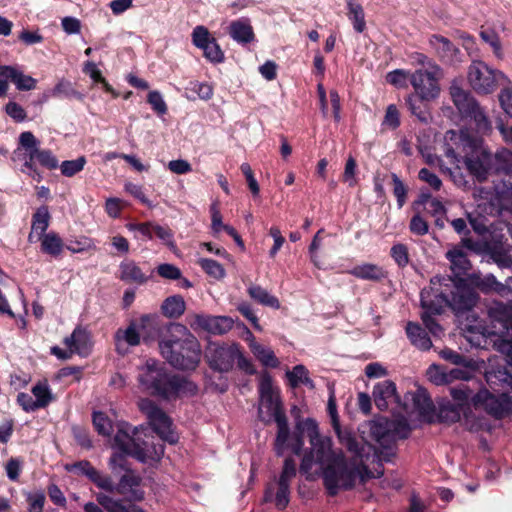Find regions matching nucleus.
Segmentation results:
<instances>
[{
  "label": "nucleus",
  "mask_w": 512,
  "mask_h": 512,
  "mask_svg": "<svg viewBox=\"0 0 512 512\" xmlns=\"http://www.w3.org/2000/svg\"><path fill=\"white\" fill-rule=\"evenodd\" d=\"M296 433L291 434L287 419H280L277 425V435L274 450L278 456L288 452L299 454L308 440L310 447L304 448L300 465V473L307 481H315L320 476V434L316 420L300 419L295 423Z\"/></svg>",
  "instance_id": "1"
},
{
  "label": "nucleus",
  "mask_w": 512,
  "mask_h": 512,
  "mask_svg": "<svg viewBox=\"0 0 512 512\" xmlns=\"http://www.w3.org/2000/svg\"><path fill=\"white\" fill-rule=\"evenodd\" d=\"M329 442V439L322 438L321 465H324L323 460H325L326 466L325 468L322 467V477L330 495L337 494L339 489H351L357 479L361 483H365L368 479L375 477L364 464V457L367 456L364 444L360 443L362 455L357 456L355 452H351L352 458L348 462L341 451L324 453V447Z\"/></svg>",
  "instance_id": "2"
},
{
  "label": "nucleus",
  "mask_w": 512,
  "mask_h": 512,
  "mask_svg": "<svg viewBox=\"0 0 512 512\" xmlns=\"http://www.w3.org/2000/svg\"><path fill=\"white\" fill-rule=\"evenodd\" d=\"M445 141V154L451 162L458 163L461 157L472 176L479 182L487 180L493 169L494 158L481 138L468 130H450L445 135Z\"/></svg>",
  "instance_id": "3"
},
{
  "label": "nucleus",
  "mask_w": 512,
  "mask_h": 512,
  "mask_svg": "<svg viewBox=\"0 0 512 512\" xmlns=\"http://www.w3.org/2000/svg\"><path fill=\"white\" fill-rule=\"evenodd\" d=\"M161 355L175 368L195 369L201 358V348L197 338L180 323L168 327V335L159 342Z\"/></svg>",
  "instance_id": "4"
},
{
  "label": "nucleus",
  "mask_w": 512,
  "mask_h": 512,
  "mask_svg": "<svg viewBox=\"0 0 512 512\" xmlns=\"http://www.w3.org/2000/svg\"><path fill=\"white\" fill-rule=\"evenodd\" d=\"M113 446L121 452L114 453L110 458L109 465L114 473L128 470L126 455L146 462L147 460H159L164 454L163 445H147L141 441L138 429L125 422L118 424Z\"/></svg>",
  "instance_id": "5"
},
{
  "label": "nucleus",
  "mask_w": 512,
  "mask_h": 512,
  "mask_svg": "<svg viewBox=\"0 0 512 512\" xmlns=\"http://www.w3.org/2000/svg\"><path fill=\"white\" fill-rule=\"evenodd\" d=\"M138 381L146 391L165 398L194 395L197 386L185 378L169 375L160 362L148 359L139 369Z\"/></svg>",
  "instance_id": "6"
},
{
  "label": "nucleus",
  "mask_w": 512,
  "mask_h": 512,
  "mask_svg": "<svg viewBox=\"0 0 512 512\" xmlns=\"http://www.w3.org/2000/svg\"><path fill=\"white\" fill-rule=\"evenodd\" d=\"M258 391V417L261 421H275L279 425L280 419H287L281 407L279 389L274 387L271 376L266 372L260 375Z\"/></svg>",
  "instance_id": "7"
},
{
  "label": "nucleus",
  "mask_w": 512,
  "mask_h": 512,
  "mask_svg": "<svg viewBox=\"0 0 512 512\" xmlns=\"http://www.w3.org/2000/svg\"><path fill=\"white\" fill-rule=\"evenodd\" d=\"M502 81L509 83L501 71L491 68L483 61H473L468 68V82L478 94H491Z\"/></svg>",
  "instance_id": "8"
},
{
  "label": "nucleus",
  "mask_w": 512,
  "mask_h": 512,
  "mask_svg": "<svg viewBox=\"0 0 512 512\" xmlns=\"http://www.w3.org/2000/svg\"><path fill=\"white\" fill-rule=\"evenodd\" d=\"M490 316L500 322L505 329L504 337L495 341V348L508 357L512 364V302H494L489 308Z\"/></svg>",
  "instance_id": "9"
},
{
  "label": "nucleus",
  "mask_w": 512,
  "mask_h": 512,
  "mask_svg": "<svg viewBox=\"0 0 512 512\" xmlns=\"http://www.w3.org/2000/svg\"><path fill=\"white\" fill-rule=\"evenodd\" d=\"M139 408L146 415L153 430L162 440L170 444L178 441V434L172 427V420L163 410L149 399H142L139 402Z\"/></svg>",
  "instance_id": "10"
},
{
  "label": "nucleus",
  "mask_w": 512,
  "mask_h": 512,
  "mask_svg": "<svg viewBox=\"0 0 512 512\" xmlns=\"http://www.w3.org/2000/svg\"><path fill=\"white\" fill-rule=\"evenodd\" d=\"M443 286L448 290L449 307L459 313L470 310L477 302V294L462 280L443 277Z\"/></svg>",
  "instance_id": "11"
},
{
  "label": "nucleus",
  "mask_w": 512,
  "mask_h": 512,
  "mask_svg": "<svg viewBox=\"0 0 512 512\" xmlns=\"http://www.w3.org/2000/svg\"><path fill=\"white\" fill-rule=\"evenodd\" d=\"M476 409H483L495 418H502L512 412V396L507 393H491L482 389L472 397Z\"/></svg>",
  "instance_id": "12"
},
{
  "label": "nucleus",
  "mask_w": 512,
  "mask_h": 512,
  "mask_svg": "<svg viewBox=\"0 0 512 512\" xmlns=\"http://www.w3.org/2000/svg\"><path fill=\"white\" fill-rule=\"evenodd\" d=\"M442 69L434 62H429V69H418L410 75V82L415 92L423 98H436L439 94L438 81Z\"/></svg>",
  "instance_id": "13"
},
{
  "label": "nucleus",
  "mask_w": 512,
  "mask_h": 512,
  "mask_svg": "<svg viewBox=\"0 0 512 512\" xmlns=\"http://www.w3.org/2000/svg\"><path fill=\"white\" fill-rule=\"evenodd\" d=\"M63 343L66 350L58 346L51 348V354L62 360L70 359L73 354L87 357L92 349L90 333L82 327L75 328L72 334L64 339Z\"/></svg>",
  "instance_id": "14"
},
{
  "label": "nucleus",
  "mask_w": 512,
  "mask_h": 512,
  "mask_svg": "<svg viewBox=\"0 0 512 512\" xmlns=\"http://www.w3.org/2000/svg\"><path fill=\"white\" fill-rule=\"evenodd\" d=\"M32 395L21 392L17 403L27 413L46 408L55 400V396L46 380L37 382L31 389Z\"/></svg>",
  "instance_id": "15"
},
{
  "label": "nucleus",
  "mask_w": 512,
  "mask_h": 512,
  "mask_svg": "<svg viewBox=\"0 0 512 512\" xmlns=\"http://www.w3.org/2000/svg\"><path fill=\"white\" fill-rule=\"evenodd\" d=\"M432 286L429 289L421 291V306L423 312L429 314H440L444 307H449L448 290L443 286V277L438 278L437 282L432 279Z\"/></svg>",
  "instance_id": "16"
},
{
  "label": "nucleus",
  "mask_w": 512,
  "mask_h": 512,
  "mask_svg": "<svg viewBox=\"0 0 512 512\" xmlns=\"http://www.w3.org/2000/svg\"><path fill=\"white\" fill-rule=\"evenodd\" d=\"M238 355L236 345L222 346L217 343H210L207 347L206 357L212 369L227 372L232 367Z\"/></svg>",
  "instance_id": "17"
},
{
  "label": "nucleus",
  "mask_w": 512,
  "mask_h": 512,
  "mask_svg": "<svg viewBox=\"0 0 512 512\" xmlns=\"http://www.w3.org/2000/svg\"><path fill=\"white\" fill-rule=\"evenodd\" d=\"M19 147L15 150L16 157L22 155L23 165L21 171L27 175L35 172L34 160L38 158L40 153L39 141L30 131L22 132L19 136Z\"/></svg>",
  "instance_id": "18"
},
{
  "label": "nucleus",
  "mask_w": 512,
  "mask_h": 512,
  "mask_svg": "<svg viewBox=\"0 0 512 512\" xmlns=\"http://www.w3.org/2000/svg\"><path fill=\"white\" fill-rule=\"evenodd\" d=\"M154 329V319L149 315L141 317L140 322L131 323L126 329H119L115 334V342L118 351H121L123 342L129 346H136L140 343V337H144L145 329Z\"/></svg>",
  "instance_id": "19"
},
{
  "label": "nucleus",
  "mask_w": 512,
  "mask_h": 512,
  "mask_svg": "<svg viewBox=\"0 0 512 512\" xmlns=\"http://www.w3.org/2000/svg\"><path fill=\"white\" fill-rule=\"evenodd\" d=\"M464 418V425L471 431H477L481 424L474 421L472 412H468L461 405L455 403L446 402L440 405L438 411V419L440 422L452 424Z\"/></svg>",
  "instance_id": "20"
},
{
  "label": "nucleus",
  "mask_w": 512,
  "mask_h": 512,
  "mask_svg": "<svg viewBox=\"0 0 512 512\" xmlns=\"http://www.w3.org/2000/svg\"><path fill=\"white\" fill-rule=\"evenodd\" d=\"M327 411L331 419V424L339 439L341 445L346 447L349 452H355L357 456H361L360 442H358L350 432L343 431L340 427L339 416L333 391L330 389V396L327 403Z\"/></svg>",
  "instance_id": "21"
},
{
  "label": "nucleus",
  "mask_w": 512,
  "mask_h": 512,
  "mask_svg": "<svg viewBox=\"0 0 512 512\" xmlns=\"http://www.w3.org/2000/svg\"><path fill=\"white\" fill-rule=\"evenodd\" d=\"M429 43L439 59L448 65L457 66L463 62V55L449 39L441 35H432Z\"/></svg>",
  "instance_id": "22"
},
{
  "label": "nucleus",
  "mask_w": 512,
  "mask_h": 512,
  "mask_svg": "<svg viewBox=\"0 0 512 512\" xmlns=\"http://www.w3.org/2000/svg\"><path fill=\"white\" fill-rule=\"evenodd\" d=\"M405 399L411 403V409L427 421H431L434 416V404L423 388H417L415 391H409Z\"/></svg>",
  "instance_id": "23"
},
{
  "label": "nucleus",
  "mask_w": 512,
  "mask_h": 512,
  "mask_svg": "<svg viewBox=\"0 0 512 512\" xmlns=\"http://www.w3.org/2000/svg\"><path fill=\"white\" fill-rule=\"evenodd\" d=\"M485 379L489 387L496 393H507L512 396V375L505 367L491 368L486 371Z\"/></svg>",
  "instance_id": "24"
},
{
  "label": "nucleus",
  "mask_w": 512,
  "mask_h": 512,
  "mask_svg": "<svg viewBox=\"0 0 512 512\" xmlns=\"http://www.w3.org/2000/svg\"><path fill=\"white\" fill-rule=\"evenodd\" d=\"M264 499L266 502H273L280 510L285 509L290 501V485L278 480L269 484Z\"/></svg>",
  "instance_id": "25"
},
{
  "label": "nucleus",
  "mask_w": 512,
  "mask_h": 512,
  "mask_svg": "<svg viewBox=\"0 0 512 512\" xmlns=\"http://www.w3.org/2000/svg\"><path fill=\"white\" fill-rule=\"evenodd\" d=\"M348 273L358 279L372 282H380L388 276V272L383 267L373 263L356 265Z\"/></svg>",
  "instance_id": "26"
},
{
  "label": "nucleus",
  "mask_w": 512,
  "mask_h": 512,
  "mask_svg": "<svg viewBox=\"0 0 512 512\" xmlns=\"http://www.w3.org/2000/svg\"><path fill=\"white\" fill-rule=\"evenodd\" d=\"M50 214L46 206H41L37 209L32 218L31 231L28 235L30 243L39 242L41 237L45 236L46 230L49 226Z\"/></svg>",
  "instance_id": "27"
},
{
  "label": "nucleus",
  "mask_w": 512,
  "mask_h": 512,
  "mask_svg": "<svg viewBox=\"0 0 512 512\" xmlns=\"http://www.w3.org/2000/svg\"><path fill=\"white\" fill-rule=\"evenodd\" d=\"M119 278L127 283L144 284L149 276L133 260L122 261L119 265Z\"/></svg>",
  "instance_id": "28"
},
{
  "label": "nucleus",
  "mask_w": 512,
  "mask_h": 512,
  "mask_svg": "<svg viewBox=\"0 0 512 512\" xmlns=\"http://www.w3.org/2000/svg\"><path fill=\"white\" fill-rule=\"evenodd\" d=\"M373 397L376 406L380 410L387 409L388 402L392 399L396 400L398 398L396 395L395 383L391 380H384L377 383L373 389Z\"/></svg>",
  "instance_id": "29"
},
{
  "label": "nucleus",
  "mask_w": 512,
  "mask_h": 512,
  "mask_svg": "<svg viewBox=\"0 0 512 512\" xmlns=\"http://www.w3.org/2000/svg\"><path fill=\"white\" fill-rule=\"evenodd\" d=\"M229 34L234 41L243 45L254 40L253 28L246 18L232 21L229 25Z\"/></svg>",
  "instance_id": "30"
},
{
  "label": "nucleus",
  "mask_w": 512,
  "mask_h": 512,
  "mask_svg": "<svg viewBox=\"0 0 512 512\" xmlns=\"http://www.w3.org/2000/svg\"><path fill=\"white\" fill-rule=\"evenodd\" d=\"M368 433L381 446H386L392 439L390 424L387 419L371 420L367 424Z\"/></svg>",
  "instance_id": "31"
},
{
  "label": "nucleus",
  "mask_w": 512,
  "mask_h": 512,
  "mask_svg": "<svg viewBox=\"0 0 512 512\" xmlns=\"http://www.w3.org/2000/svg\"><path fill=\"white\" fill-rule=\"evenodd\" d=\"M248 336L249 347L254 356L266 367H277L279 361L274 352L270 348L258 343L250 332H248Z\"/></svg>",
  "instance_id": "32"
},
{
  "label": "nucleus",
  "mask_w": 512,
  "mask_h": 512,
  "mask_svg": "<svg viewBox=\"0 0 512 512\" xmlns=\"http://www.w3.org/2000/svg\"><path fill=\"white\" fill-rule=\"evenodd\" d=\"M450 95L453 103L462 115H466L478 104L467 91L455 84L450 87Z\"/></svg>",
  "instance_id": "33"
},
{
  "label": "nucleus",
  "mask_w": 512,
  "mask_h": 512,
  "mask_svg": "<svg viewBox=\"0 0 512 512\" xmlns=\"http://www.w3.org/2000/svg\"><path fill=\"white\" fill-rule=\"evenodd\" d=\"M406 334L410 342L418 349L429 350L431 348L432 342L426 331L419 324L408 322Z\"/></svg>",
  "instance_id": "34"
},
{
  "label": "nucleus",
  "mask_w": 512,
  "mask_h": 512,
  "mask_svg": "<svg viewBox=\"0 0 512 512\" xmlns=\"http://www.w3.org/2000/svg\"><path fill=\"white\" fill-rule=\"evenodd\" d=\"M430 99L431 98H423L417 93L415 95H409L406 99V105L408 106L411 114L423 123H428L431 119L428 107L425 103V100Z\"/></svg>",
  "instance_id": "35"
},
{
  "label": "nucleus",
  "mask_w": 512,
  "mask_h": 512,
  "mask_svg": "<svg viewBox=\"0 0 512 512\" xmlns=\"http://www.w3.org/2000/svg\"><path fill=\"white\" fill-rule=\"evenodd\" d=\"M451 262V268L456 276L466 273L470 269V261L467 254L460 248H453L446 253Z\"/></svg>",
  "instance_id": "36"
},
{
  "label": "nucleus",
  "mask_w": 512,
  "mask_h": 512,
  "mask_svg": "<svg viewBox=\"0 0 512 512\" xmlns=\"http://www.w3.org/2000/svg\"><path fill=\"white\" fill-rule=\"evenodd\" d=\"M249 296L261 305L274 309L280 308V302L277 297L271 295L266 289L259 285H250L247 289Z\"/></svg>",
  "instance_id": "37"
},
{
  "label": "nucleus",
  "mask_w": 512,
  "mask_h": 512,
  "mask_svg": "<svg viewBox=\"0 0 512 512\" xmlns=\"http://www.w3.org/2000/svg\"><path fill=\"white\" fill-rule=\"evenodd\" d=\"M41 242V250L53 257H58L64 248L61 237L54 231L48 232L39 240Z\"/></svg>",
  "instance_id": "38"
},
{
  "label": "nucleus",
  "mask_w": 512,
  "mask_h": 512,
  "mask_svg": "<svg viewBox=\"0 0 512 512\" xmlns=\"http://www.w3.org/2000/svg\"><path fill=\"white\" fill-rule=\"evenodd\" d=\"M493 169L497 173L512 175V151L501 148L493 155Z\"/></svg>",
  "instance_id": "39"
},
{
  "label": "nucleus",
  "mask_w": 512,
  "mask_h": 512,
  "mask_svg": "<svg viewBox=\"0 0 512 512\" xmlns=\"http://www.w3.org/2000/svg\"><path fill=\"white\" fill-rule=\"evenodd\" d=\"M161 309L165 316L178 318L185 311V301L181 296H171L163 302Z\"/></svg>",
  "instance_id": "40"
},
{
  "label": "nucleus",
  "mask_w": 512,
  "mask_h": 512,
  "mask_svg": "<svg viewBox=\"0 0 512 512\" xmlns=\"http://www.w3.org/2000/svg\"><path fill=\"white\" fill-rule=\"evenodd\" d=\"M12 82L20 91H30L36 88L37 80L25 75L17 66H11Z\"/></svg>",
  "instance_id": "41"
},
{
  "label": "nucleus",
  "mask_w": 512,
  "mask_h": 512,
  "mask_svg": "<svg viewBox=\"0 0 512 512\" xmlns=\"http://www.w3.org/2000/svg\"><path fill=\"white\" fill-rule=\"evenodd\" d=\"M288 383L291 387H297L301 384L313 387L308 377V371L303 365H297L292 370L286 372Z\"/></svg>",
  "instance_id": "42"
},
{
  "label": "nucleus",
  "mask_w": 512,
  "mask_h": 512,
  "mask_svg": "<svg viewBox=\"0 0 512 512\" xmlns=\"http://www.w3.org/2000/svg\"><path fill=\"white\" fill-rule=\"evenodd\" d=\"M465 116L474 120L476 129L479 133L487 134L491 131V123L479 104H477L476 107L469 111Z\"/></svg>",
  "instance_id": "43"
},
{
  "label": "nucleus",
  "mask_w": 512,
  "mask_h": 512,
  "mask_svg": "<svg viewBox=\"0 0 512 512\" xmlns=\"http://www.w3.org/2000/svg\"><path fill=\"white\" fill-rule=\"evenodd\" d=\"M472 283L483 292L497 291L500 292L504 289V286L499 283L495 276L488 274L480 277L476 276L472 278Z\"/></svg>",
  "instance_id": "44"
},
{
  "label": "nucleus",
  "mask_w": 512,
  "mask_h": 512,
  "mask_svg": "<svg viewBox=\"0 0 512 512\" xmlns=\"http://www.w3.org/2000/svg\"><path fill=\"white\" fill-rule=\"evenodd\" d=\"M213 318L212 315L207 314H191L187 317V322L189 326L194 331H205L210 333L211 331V324L212 321H210Z\"/></svg>",
  "instance_id": "45"
},
{
  "label": "nucleus",
  "mask_w": 512,
  "mask_h": 512,
  "mask_svg": "<svg viewBox=\"0 0 512 512\" xmlns=\"http://www.w3.org/2000/svg\"><path fill=\"white\" fill-rule=\"evenodd\" d=\"M450 395L455 401H457L456 405H461L465 410L471 412L468 400L473 396H471V390L466 384L461 383L457 387L450 388Z\"/></svg>",
  "instance_id": "46"
},
{
  "label": "nucleus",
  "mask_w": 512,
  "mask_h": 512,
  "mask_svg": "<svg viewBox=\"0 0 512 512\" xmlns=\"http://www.w3.org/2000/svg\"><path fill=\"white\" fill-rule=\"evenodd\" d=\"M349 17L354 23V28L358 32H362L365 29V20L363 8L360 4L353 2L352 0L347 1Z\"/></svg>",
  "instance_id": "47"
},
{
  "label": "nucleus",
  "mask_w": 512,
  "mask_h": 512,
  "mask_svg": "<svg viewBox=\"0 0 512 512\" xmlns=\"http://www.w3.org/2000/svg\"><path fill=\"white\" fill-rule=\"evenodd\" d=\"M200 267L214 279L220 280L225 277V269L221 264L212 259L200 258L198 260Z\"/></svg>",
  "instance_id": "48"
},
{
  "label": "nucleus",
  "mask_w": 512,
  "mask_h": 512,
  "mask_svg": "<svg viewBox=\"0 0 512 512\" xmlns=\"http://www.w3.org/2000/svg\"><path fill=\"white\" fill-rule=\"evenodd\" d=\"M211 324V334H225L229 332L234 326V320L228 316H213L210 320Z\"/></svg>",
  "instance_id": "49"
},
{
  "label": "nucleus",
  "mask_w": 512,
  "mask_h": 512,
  "mask_svg": "<svg viewBox=\"0 0 512 512\" xmlns=\"http://www.w3.org/2000/svg\"><path fill=\"white\" fill-rule=\"evenodd\" d=\"M86 164L84 156H80L74 160L63 161L60 165L61 173L66 177H72L82 171Z\"/></svg>",
  "instance_id": "50"
},
{
  "label": "nucleus",
  "mask_w": 512,
  "mask_h": 512,
  "mask_svg": "<svg viewBox=\"0 0 512 512\" xmlns=\"http://www.w3.org/2000/svg\"><path fill=\"white\" fill-rule=\"evenodd\" d=\"M93 424L97 432L103 436H110L113 431L112 421L103 412H94Z\"/></svg>",
  "instance_id": "51"
},
{
  "label": "nucleus",
  "mask_w": 512,
  "mask_h": 512,
  "mask_svg": "<svg viewBox=\"0 0 512 512\" xmlns=\"http://www.w3.org/2000/svg\"><path fill=\"white\" fill-rule=\"evenodd\" d=\"M390 255L400 268H404L409 264L408 248L402 243L394 244L391 247Z\"/></svg>",
  "instance_id": "52"
},
{
  "label": "nucleus",
  "mask_w": 512,
  "mask_h": 512,
  "mask_svg": "<svg viewBox=\"0 0 512 512\" xmlns=\"http://www.w3.org/2000/svg\"><path fill=\"white\" fill-rule=\"evenodd\" d=\"M66 248L71 253H81L94 250L96 247L94 241L91 238L83 236L75 240H70Z\"/></svg>",
  "instance_id": "53"
},
{
  "label": "nucleus",
  "mask_w": 512,
  "mask_h": 512,
  "mask_svg": "<svg viewBox=\"0 0 512 512\" xmlns=\"http://www.w3.org/2000/svg\"><path fill=\"white\" fill-rule=\"evenodd\" d=\"M201 50H203L206 59L213 63H221L224 60V53L215 39L204 46Z\"/></svg>",
  "instance_id": "54"
},
{
  "label": "nucleus",
  "mask_w": 512,
  "mask_h": 512,
  "mask_svg": "<svg viewBox=\"0 0 512 512\" xmlns=\"http://www.w3.org/2000/svg\"><path fill=\"white\" fill-rule=\"evenodd\" d=\"M98 503L103 506L108 512H126L125 507L118 500L113 499L109 495L99 493L96 496Z\"/></svg>",
  "instance_id": "55"
},
{
  "label": "nucleus",
  "mask_w": 512,
  "mask_h": 512,
  "mask_svg": "<svg viewBox=\"0 0 512 512\" xmlns=\"http://www.w3.org/2000/svg\"><path fill=\"white\" fill-rule=\"evenodd\" d=\"M214 38L210 36L208 29L204 26H196L192 32V41L193 44L202 49L208 43H210Z\"/></svg>",
  "instance_id": "56"
},
{
  "label": "nucleus",
  "mask_w": 512,
  "mask_h": 512,
  "mask_svg": "<svg viewBox=\"0 0 512 512\" xmlns=\"http://www.w3.org/2000/svg\"><path fill=\"white\" fill-rule=\"evenodd\" d=\"M65 469L68 472L76 473L78 475H84L90 479L93 473H95V468L91 465L89 461L82 460L79 462H75L72 464H67Z\"/></svg>",
  "instance_id": "57"
},
{
  "label": "nucleus",
  "mask_w": 512,
  "mask_h": 512,
  "mask_svg": "<svg viewBox=\"0 0 512 512\" xmlns=\"http://www.w3.org/2000/svg\"><path fill=\"white\" fill-rule=\"evenodd\" d=\"M95 485H97L100 489H103L108 492H113L116 488L113 480L110 476L102 474L97 469L95 473L92 474L90 479Z\"/></svg>",
  "instance_id": "58"
},
{
  "label": "nucleus",
  "mask_w": 512,
  "mask_h": 512,
  "mask_svg": "<svg viewBox=\"0 0 512 512\" xmlns=\"http://www.w3.org/2000/svg\"><path fill=\"white\" fill-rule=\"evenodd\" d=\"M127 229L131 232H137L139 235L151 240L154 234L155 223L144 222V223H128Z\"/></svg>",
  "instance_id": "59"
},
{
  "label": "nucleus",
  "mask_w": 512,
  "mask_h": 512,
  "mask_svg": "<svg viewBox=\"0 0 512 512\" xmlns=\"http://www.w3.org/2000/svg\"><path fill=\"white\" fill-rule=\"evenodd\" d=\"M408 79H410L409 72L402 69H396L394 71H391L386 76V80L388 83L400 88L405 87L407 85Z\"/></svg>",
  "instance_id": "60"
},
{
  "label": "nucleus",
  "mask_w": 512,
  "mask_h": 512,
  "mask_svg": "<svg viewBox=\"0 0 512 512\" xmlns=\"http://www.w3.org/2000/svg\"><path fill=\"white\" fill-rule=\"evenodd\" d=\"M147 101L152 109L159 115H163L167 112V105L159 91H151L148 94Z\"/></svg>",
  "instance_id": "61"
},
{
  "label": "nucleus",
  "mask_w": 512,
  "mask_h": 512,
  "mask_svg": "<svg viewBox=\"0 0 512 512\" xmlns=\"http://www.w3.org/2000/svg\"><path fill=\"white\" fill-rule=\"evenodd\" d=\"M154 234L170 249H175L174 235L170 228L155 224Z\"/></svg>",
  "instance_id": "62"
},
{
  "label": "nucleus",
  "mask_w": 512,
  "mask_h": 512,
  "mask_svg": "<svg viewBox=\"0 0 512 512\" xmlns=\"http://www.w3.org/2000/svg\"><path fill=\"white\" fill-rule=\"evenodd\" d=\"M418 177L421 181L426 182L433 190L438 191L442 186L441 179L427 168H422L419 171Z\"/></svg>",
  "instance_id": "63"
},
{
  "label": "nucleus",
  "mask_w": 512,
  "mask_h": 512,
  "mask_svg": "<svg viewBox=\"0 0 512 512\" xmlns=\"http://www.w3.org/2000/svg\"><path fill=\"white\" fill-rule=\"evenodd\" d=\"M498 97L504 113L512 118V89L509 87L503 88Z\"/></svg>",
  "instance_id": "64"
}]
</instances>
